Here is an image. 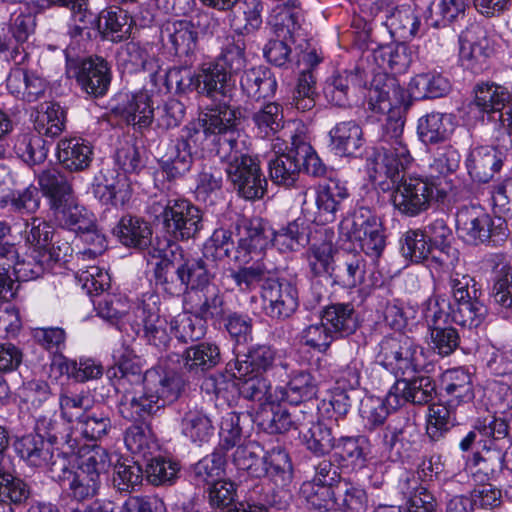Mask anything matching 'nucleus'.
I'll list each match as a JSON object with an SVG mask.
<instances>
[{"label":"nucleus","instance_id":"c9c22d12","mask_svg":"<svg viewBox=\"0 0 512 512\" xmlns=\"http://www.w3.org/2000/svg\"><path fill=\"white\" fill-rule=\"evenodd\" d=\"M349 196L348 189L338 180H329L318 186L316 205L320 220L333 222L341 202Z\"/></svg>","mask_w":512,"mask_h":512},{"label":"nucleus","instance_id":"e433bc0d","mask_svg":"<svg viewBox=\"0 0 512 512\" xmlns=\"http://www.w3.org/2000/svg\"><path fill=\"white\" fill-rule=\"evenodd\" d=\"M321 318L335 338L348 336L357 329V318L351 303H334L324 308Z\"/></svg>","mask_w":512,"mask_h":512},{"label":"nucleus","instance_id":"dca6fc26","mask_svg":"<svg viewBox=\"0 0 512 512\" xmlns=\"http://www.w3.org/2000/svg\"><path fill=\"white\" fill-rule=\"evenodd\" d=\"M14 446L22 460L31 467L47 469L52 479L53 469L59 463L58 460L67 459L55 451L51 440L40 434L24 435L15 441Z\"/></svg>","mask_w":512,"mask_h":512},{"label":"nucleus","instance_id":"b1692460","mask_svg":"<svg viewBox=\"0 0 512 512\" xmlns=\"http://www.w3.org/2000/svg\"><path fill=\"white\" fill-rule=\"evenodd\" d=\"M492 52L493 49L490 47L485 30L479 25L472 26L461 45L460 59L462 64L474 72L481 71Z\"/></svg>","mask_w":512,"mask_h":512},{"label":"nucleus","instance_id":"20e7f679","mask_svg":"<svg viewBox=\"0 0 512 512\" xmlns=\"http://www.w3.org/2000/svg\"><path fill=\"white\" fill-rule=\"evenodd\" d=\"M219 158L226 163L228 181L239 197L248 201L264 197L267 192V180L262 174L259 160L250 155L246 141L241 135L238 139L225 140Z\"/></svg>","mask_w":512,"mask_h":512},{"label":"nucleus","instance_id":"a211bd4d","mask_svg":"<svg viewBox=\"0 0 512 512\" xmlns=\"http://www.w3.org/2000/svg\"><path fill=\"white\" fill-rule=\"evenodd\" d=\"M149 255L158 259L153 269L157 286L170 296H178L177 277L175 275V255L177 251L169 238H156V245L149 250Z\"/></svg>","mask_w":512,"mask_h":512},{"label":"nucleus","instance_id":"603ef678","mask_svg":"<svg viewBox=\"0 0 512 512\" xmlns=\"http://www.w3.org/2000/svg\"><path fill=\"white\" fill-rule=\"evenodd\" d=\"M442 403L429 404V415L426 434L432 442L439 441L455 424L456 404Z\"/></svg>","mask_w":512,"mask_h":512},{"label":"nucleus","instance_id":"9b49d317","mask_svg":"<svg viewBox=\"0 0 512 512\" xmlns=\"http://www.w3.org/2000/svg\"><path fill=\"white\" fill-rule=\"evenodd\" d=\"M436 396L435 381L429 376L399 378L386 395V402L392 410L411 403L413 405H429Z\"/></svg>","mask_w":512,"mask_h":512},{"label":"nucleus","instance_id":"423d86ee","mask_svg":"<svg viewBox=\"0 0 512 512\" xmlns=\"http://www.w3.org/2000/svg\"><path fill=\"white\" fill-rule=\"evenodd\" d=\"M476 429L482 437V451L473 455V463L478 472L488 479L494 477L504 467L507 468L508 452H504L508 442L509 424L500 417L490 416L476 421Z\"/></svg>","mask_w":512,"mask_h":512},{"label":"nucleus","instance_id":"6e6d98bb","mask_svg":"<svg viewBox=\"0 0 512 512\" xmlns=\"http://www.w3.org/2000/svg\"><path fill=\"white\" fill-rule=\"evenodd\" d=\"M170 332L179 342L185 344L198 341L206 334L205 321L197 314L183 312L170 321Z\"/></svg>","mask_w":512,"mask_h":512},{"label":"nucleus","instance_id":"37998d69","mask_svg":"<svg viewBox=\"0 0 512 512\" xmlns=\"http://www.w3.org/2000/svg\"><path fill=\"white\" fill-rule=\"evenodd\" d=\"M131 28L132 18L119 7H111L98 16V29L111 41L120 42L127 39L131 34Z\"/></svg>","mask_w":512,"mask_h":512},{"label":"nucleus","instance_id":"3c124183","mask_svg":"<svg viewBox=\"0 0 512 512\" xmlns=\"http://www.w3.org/2000/svg\"><path fill=\"white\" fill-rule=\"evenodd\" d=\"M263 447L256 441L238 445L232 454V462L238 470L246 471L251 477L261 478L263 471Z\"/></svg>","mask_w":512,"mask_h":512},{"label":"nucleus","instance_id":"393cba45","mask_svg":"<svg viewBox=\"0 0 512 512\" xmlns=\"http://www.w3.org/2000/svg\"><path fill=\"white\" fill-rule=\"evenodd\" d=\"M366 83L365 72L360 68L351 71L338 72L327 79L323 88L326 100L337 106L349 105V91L351 88L362 87Z\"/></svg>","mask_w":512,"mask_h":512},{"label":"nucleus","instance_id":"5701e85b","mask_svg":"<svg viewBox=\"0 0 512 512\" xmlns=\"http://www.w3.org/2000/svg\"><path fill=\"white\" fill-rule=\"evenodd\" d=\"M51 209L61 226L82 233L85 242L97 240L100 248L103 247L104 238L95 232L92 220L83 214V208L75 203L73 196L65 203L57 204Z\"/></svg>","mask_w":512,"mask_h":512},{"label":"nucleus","instance_id":"774afa93","mask_svg":"<svg viewBox=\"0 0 512 512\" xmlns=\"http://www.w3.org/2000/svg\"><path fill=\"white\" fill-rule=\"evenodd\" d=\"M333 486L315 482H304L301 486V493L311 509L316 512H329L335 502Z\"/></svg>","mask_w":512,"mask_h":512},{"label":"nucleus","instance_id":"f8f14e48","mask_svg":"<svg viewBox=\"0 0 512 512\" xmlns=\"http://www.w3.org/2000/svg\"><path fill=\"white\" fill-rule=\"evenodd\" d=\"M232 74L220 64L211 62L202 66L198 72L199 94L213 101L209 108L225 103L230 108H238L230 102L235 93V81Z\"/></svg>","mask_w":512,"mask_h":512},{"label":"nucleus","instance_id":"7ed1b4c3","mask_svg":"<svg viewBox=\"0 0 512 512\" xmlns=\"http://www.w3.org/2000/svg\"><path fill=\"white\" fill-rule=\"evenodd\" d=\"M241 116L240 108H230L225 103L207 108L197 120L189 122L181 129L176 143L194 156L199 148L203 149L205 141L211 140L218 145L216 153L219 156L225 140L239 138L237 126Z\"/></svg>","mask_w":512,"mask_h":512},{"label":"nucleus","instance_id":"4be33fe9","mask_svg":"<svg viewBox=\"0 0 512 512\" xmlns=\"http://www.w3.org/2000/svg\"><path fill=\"white\" fill-rule=\"evenodd\" d=\"M75 77L82 91L92 97L105 95L111 83L108 63L100 57L83 60L77 68Z\"/></svg>","mask_w":512,"mask_h":512},{"label":"nucleus","instance_id":"7c9ffc66","mask_svg":"<svg viewBox=\"0 0 512 512\" xmlns=\"http://www.w3.org/2000/svg\"><path fill=\"white\" fill-rule=\"evenodd\" d=\"M57 159L70 172L87 169L92 161V147L81 138L62 139L57 144Z\"/></svg>","mask_w":512,"mask_h":512},{"label":"nucleus","instance_id":"f704fd0d","mask_svg":"<svg viewBox=\"0 0 512 512\" xmlns=\"http://www.w3.org/2000/svg\"><path fill=\"white\" fill-rule=\"evenodd\" d=\"M38 184L43 195L49 199L50 207L65 203L73 196L71 180L58 168H48L39 173Z\"/></svg>","mask_w":512,"mask_h":512},{"label":"nucleus","instance_id":"13d9d810","mask_svg":"<svg viewBox=\"0 0 512 512\" xmlns=\"http://www.w3.org/2000/svg\"><path fill=\"white\" fill-rule=\"evenodd\" d=\"M335 365L338 383H343L352 390L360 386L364 362L357 352L343 351L338 356Z\"/></svg>","mask_w":512,"mask_h":512},{"label":"nucleus","instance_id":"f257e3e1","mask_svg":"<svg viewBox=\"0 0 512 512\" xmlns=\"http://www.w3.org/2000/svg\"><path fill=\"white\" fill-rule=\"evenodd\" d=\"M403 129L401 119H388L381 145L369 164L370 178L379 183L383 177L390 179L395 186L391 195L394 208L404 215L416 216L430 207L436 187L428 178L405 175L413 158L403 141Z\"/></svg>","mask_w":512,"mask_h":512},{"label":"nucleus","instance_id":"f03ea898","mask_svg":"<svg viewBox=\"0 0 512 512\" xmlns=\"http://www.w3.org/2000/svg\"><path fill=\"white\" fill-rule=\"evenodd\" d=\"M119 385L126 382L137 385L133 392L126 391L118 402L120 415L129 421L140 422L173 403L184 389L182 377L174 372L148 369L143 372L139 359L123 358L117 368L107 371L110 380L118 377Z\"/></svg>","mask_w":512,"mask_h":512},{"label":"nucleus","instance_id":"79ce46f5","mask_svg":"<svg viewBox=\"0 0 512 512\" xmlns=\"http://www.w3.org/2000/svg\"><path fill=\"white\" fill-rule=\"evenodd\" d=\"M182 434L198 446L208 443L215 433L210 417L202 410L189 409L181 420Z\"/></svg>","mask_w":512,"mask_h":512},{"label":"nucleus","instance_id":"680f3d73","mask_svg":"<svg viewBox=\"0 0 512 512\" xmlns=\"http://www.w3.org/2000/svg\"><path fill=\"white\" fill-rule=\"evenodd\" d=\"M224 452L215 450L198 461L192 468V476L197 485L207 484L209 487L220 481L225 465Z\"/></svg>","mask_w":512,"mask_h":512},{"label":"nucleus","instance_id":"412c9836","mask_svg":"<svg viewBox=\"0 0 512 512\" xmlns=\"http://www.w3.org/2000/svg\"><path fill=\"white\" fill-rule=\"evenodd\" d=\"M276 359V351L269 345H256L246 353L237 354L234 360L227 363L226 369L233 377H242L251 373L264 375L272 369Z\"/></svg>","mask_w":512,"mask_h":512},{"label":"nucleus","instance_id":"69168bd1","mask_svg":"<svg viewBox=\"0 0 512 512\" xmlns=\"http://www.w3.org/2000/svg\"><path fill=\"white\" fill-rule=\"evenodd\" d=\"M303 443L315 455L328 454L335 447L336 439L332 430L324 422H315L306 432H302Z\"/></svg>","mask_w":512,"mask_h":512},{"label":"nucleus","instance_id":"2f4dec72","mask_svg":"<svg viewBox=\"0 0 512 512\" xmlns=\"http://www.w3.org/2000/svg\"><path fill=\"white\" fill-rule=\"evenodd\" d=\"M333 149L343 156L362 153L365 140L362 128L355 121H343L329 132Z\"/></svg>","mask_w":512,"mask_h":512},{"label":"nucleus","instance_id":"58836bf2","mask_svg":"<svg viewBox=\"0 0 512 512\" xmlns=\"http://www.w3.org/2000/svg\"><path fill=\"white\" fill-rule=\"evenodd\" d=\"M93 193L103 204L122 207L132 196L131 183L127 175L116 173L115 177L96 183Z\"/></svg>","mask_w":512,"mask_h":512},{"label":"nucleus","instance_id":"6e6552de","mask_svg":"<svg viewBox=\"0 0 512 512\" xmlns=\"http://www.w3.org/2000/svg\"><path fill=\"white\" fill-rule=\"evenodd\" d=\"M157 205L161 208L157 218L166 234L174 241L194 239L203 228L202 212L190 201L173 198Z\"/></svg>","mask_w":512,"mask_h":512},{"label":"nucleus","instance_id":"0eeeda50","mask_svg":"<svg viewBox=\"0 0 512 512\" xmlns=\"http://www.w3.org/2000/svg\"><path fill=\"white\" fill-rule=\"evenodd\" d=\"M456 231L465 243L478 246L503 241L508 235V226L501 217L492 218L476 207H463L456 216Z\"/></svg>","mask_w":512,"mask_h":512},{"label":"nucleus","instance_id":"0e129e2a","mask_svg":"<svg viewBox=\"0 0 512 512\" xmlns=\"http://www.w3.org/2000/svg\"><path fill=\"white\" fill-rule=\"evenodd\" d=\"M492 297L501 308L499 313H503L504 318H509L512 314V268L510 265L504 264L496 270Z\"/></svg>","mask_w":512,"mask_h":512},{"label":"nucleus","instance_id":"1a4fd4ad","mask_svg":"<svg viewBox=\"0 0 512 512\" xmlns=\"http://www.w3.org/2000/svg\"><path fill=\"white\" fill-rule=\"evenodd\" d=\"M378 346V362L395 376L411 375L420 367L422 349L407 335L396 332L384 336Z\"/></svg>","mask_w":512,"mask_h":512},{"label":"nucleus","instance_id":"aec40b11","mask_svg":"<svg viewBox=\"0 0 512 512\" xmlns=\"http://www.w3.org/2000/svg\"><path fill=\"white\" fill-rule=\"evenodd\" d=\"M474 104L492 121L506 125L505 114L508 106H512V92L495 83H479L474 87Z\"/></svg>","mask_w":512,"mask_h":512},{"label":"nucleus","instance_id":"338daca9","mask_svg":"<svg viewBox=\"0 0 512 512\" xmlns=\"http://www.w3.org/2000/svg\"><path fill=\"white\" fill-rule=\"evenodd\" d=\"M306 242L307 238L303 224H300L297 220L289 222L278 230H273L272 245L276 246L281 252L297 251Z\"/></svg>","mask_w":512,"mask_h":512},{"label":"nucleus","instance_id":"473e14b6","mask_svg":"<svg viewBox=\"0 0 512 512\" xmlns=\"http://www.w3.org/2000/svg\"><path fill=\"white\" fill-rule=\"evenodd\" d=\"M272 235L273 229L260 218L252 219L244 225V234L240 241L248 262L260 260L263 251L272 244Z\"/></svg>","mask_w":512,"mask_h":512},{"label":"nucleus","instance_id":"ddd939ff","mask_svg":"<svg viewBox=\"0 0 512 512\" xmlns=\"http://www.w3.org/2000/svg\"><path fill=\"white\" fill-rule=\"evenodd\" d=\"M262 298L268 303L267 315L281 321L289 319L299 306L298 290L285 278L267 279L262 284Z\"/></svg>","mask_w":512,"mask_h":512},{"label":"nucleus","instance_id":"09e8293b","mask_svg":"<svg viewBox=\"0 0 512 512\" xmlns=\"http://www.w3.org/2000/svg\"><path fill=\"white\" fill-rule=\"evenodd\" d=\"M263 472L276 486L287 485L292 477V464L288 453L281 447H274L263 456Z\"/></svg>","mask_w":512,"mask_h":512},{"label":"nucleus","instance_id":"c756f323","mask_svg":"<svg viewBox=\"0 0 512 512\" xmlns=\"http://www.w3.org/2000/svg\"><path fill=\"white\" fill-rule=\"evenodd\" d=\"M6 86L15 97L33 102L44 95L47 82L35 72H29L22 67H14L7 77Z\"/></svg>","mask_w":512,"mask_h":512},{"label":"nucleus","instance_id":"6ab92c4d","mask_svg":"<svg viewBox=\"0 0 512 512\" xmlns=\"http://www.w3.org/2000/svg\"><path fill=\"white\" fill-rule=\"evenodd\" d=\"M505 152L496 146H477L468 153L465 165L476 182L488 183L503 166Z\"/></svg>","mask_w":512,"mask_h":512},{"label":"nucleus","instance_id":"72a5a7b5","mask_svg":"<svg viewBox=\"0 0 512 512\" xmlns=\"http://www.w3.org/2000/svg\"><path fill=\"white\" fill-rule=\"evenodd\" d=\"M263 10L264 3L262 0H244L236 10L234 8L230 10L231 28L238 36L254 34L262 26Z\"/></svg>","mask_w":512,"mask_h":512},{"label":"nucleus","instance_id":"c03bdc74","mask_svg":"<svg viewBox=\"0 0 512 512\" xmlns=\"http://www.w3.org/2000/svg\"><path fill=\"white\" fill-rule=\"evenodd\" d=\"M451 132L452 122L449 115L432 112L418 120L417 133L426 145L445 142Z\"/></svg>","mask_w":512,"mask_h":512},{"label":"nucleus","instance_id":"2eb2a0df","mask_svg":"<svg viewBox=\"0 0 512 512\" xmlns=\"http://www.w3.org/2000/svg\"><path fill=\"white\" fill-rule=\"evenodd\" d=\"M203 20H208L205 13L190 20L168 22L161 31L162 40L176 56H190L197 48L198 29Z\"/></svg>","mask_w":512,"mask_h":512},{"label":"nucleus","instance_id":"bf43d9fd","mask_svg":"<svg viewBox=\"0 0 512 512\" xmlns=\"http://www.w3.org/2000/svg\"><path fill=\"white\" fill-rule=\"evenodd\" d=\"M65 128V112L57 103L41 104L35 120V129L39 134L56 137Z\"/></svg>","mask_w":512,"mask_h":512},{"label":"nucleus","instance_id":"4c0bfd02","mask_svg":"<svg viewBox=\"0 0 512 512\" xmlns=\"http://www.w3.org/2000/svg\"><path fill=\"white\" fill-rule=\"evenodd\" d=\"M250 120L257 134L270 138L284 128L285 118L283 107L278 102H266L255 108Z\"/></svg>","mask_w":512,"mask_h":512},{"label":"nucleus","instance_id":"052dcab7","mask_svg":"<svg viewBox=\"0 0 512 512\" xmlns=\"http://www.w3.org/2000/svg\"><path fill=\"white\" fill-rule=\"evenodd\" d=\"M82 435L97 441L107 436L112 430L110 413L104 410H87L78 417Z\"/></svg>","mask_w":512,"mask_h":512},{"label":"nucleus","instance_id":"8fccbe9b","mask_svg":"<svg viewBox=\"0 0 512 512\" xmlns=\"http://www.w3.org/2000/svg\"><path fill=\"white\" fill-rule=\"evenodd\" d=\"M480 295H474L471 299H465L457 303H452V320L463 327L477 328L480 326L487 314V306L480 300Z\"/></svg>","mask_w":512,"mask_h":512},{"label":"nucleus","instance_id":"e2e57ef3","mask_svg":"<svg viewBox=\"0 0 512 512\" xmlns=\"http://www.w3.org/2000/svg\"><path fill=\"white\" fill-rule=\"evenodd\" d=\"M317 385L313 376L305 371L295 374L283 392V399L292 405H298L314 398Z\"/></svg>","mask_w":512,"mask_h":512},{"label":"nucleus","instance_id":"39448f33","mask_svg":"<svg viewBox=\"0 0 512 512\" xmlns=\"http://www.w3.org/2000/svg\"><path fill=\"white\" fill-rule=\"evenodd\" d=\"M53 469V480L68 491L77 502L92 499L100 488V475L110 464L108 452L100 447L93 448L73 470L68 459H59Z\"/></svg>","mask_w":512,"mask_h":512},{"label":"nucleus","instance_id":"de8ad7c7","mask_svg":"<svg viewBox=\"0 0 512 512\" xmlns=\"http://www.w3.org/2000/svg\"><path fill=\"white\" fill-rule=\"evenodd\" d=\"M443 389L450 404L459 405L474 398L471 374L463 368L448 370L443 375Z\"/></svg>","mask_w":512,"mask_h":512},{"label":"nucleus","instance_id":"a19ab883","mask_svg":"<svg viewBox=\"0 0 512 512\" xmlns=\"http://www.w3.org/2000/svg\"><path fill=\"white\" fill-rule=\"evenodd\" d=\"M32 496L31 486L21 477L11 473L7 464L0 465V503L26 505Z\"/></svg>","mask_w":512,"mask_h":512},{"label":"nucleus","instance_id":"a878e982","mask_svg":"<svg viewBox=\"0 0 512 512\" xmlns=\"http://www.w3.org/2000/svg\"><path fill=\"white\" fill-rule=\"evenodd\" d=\"M113 233L117 236L118 240L126 247L136 249H148L156 245V241L152 242V228L151 225L142 218L126 215L123 216Z\"/></svg>","mask_w":512,"mask_h":512},{"label":"nucleus","instance_id":"4468645a","mask_svg":"<svg viewBox=\"0 0 512 512\" xmlns=\"http://www.w3.org/2000/svg\"><path fill=\"white\" fill-rule=\"evenodd\" d=\"M174 248L177 251V255H175V275L177 277L178 296L188 290L204 289L212 279L206 259L185 252L176 243H174Z\"/></svg>","mask_w":512,"mask_h":512},{"label":"nucleus","instance_id":"9d476101","mask_svg":"<svg viewBox=\"0 0 512 512\" xmlns=\"http://www.w3.org/2000/svg\"><path fill=\"white\" fill-rule=\"evenodd\" d=\"M349 238L359 243L362 251L372 257L379 258L383 253L386 240L384 228L376 212L367 206H359L351 219L343 223Z\"/></svg>","mask_w":512,"mask_h":512},{"label":"nucleus","instance_id":"c85d7f7f","mask_svg":"<svg viewBox=\"0 0 512 512\" xmlns=\"http://www.w3.org/2000/svg\"><path fill=\"white\" fill-rule=\"evenodd\" d=\"M240 88L248 98L259 101L272 98L275 95L277 80L268 67H252L241 75Z\"/></svg>","mask_w":512,"mask_h":512},{"label":"nucleus","instance_id":"f3484780","mask_svg":"<svg viewBox=\"0 0 512 512\" xmlns=\"http://www.w3.org/2000/svg\"><path fill=\"white\" fill-rule=\"evenodd\" d=\"M155 298V296L150 295L147 300H142L135 307L134 314L142 321L143 336L148 344L158 350H165L171 341L170 332L168 331L170 323L159 314Z\"/></svg>","mask_w":512,"mask_h":512},{"label":"nucleus","instance_id":"4d7b16f0","mask_svg":"<svg viewBox=\"0 0 512 512\" xmlns=\"http://www.w3.org/2000/svg\"><path fill=\"white\" fill-rule=\"evenodd\" d=\"M465 0H434L427 9L426 21L433 27H444L464 17Z\"/></svg>","mask_w":512,"mask_h":512},{"label":"nucleus","instance_id":"864d4df0","mask_svg":"<svg viewBox=\"0 0 512 512\" xmlns=\"http://www.w3.org/2000/svg\"><path fill=\"white\" fill-rule=\"evenodd\" d=\"M450 88L447 78L434 73L418 74L409 83V92L417 99L439 98L446 95Z\"/></svg>","mask_w":512,"mask_h":512},{"label":"nucleus","instance_id":"5fc2aeb1","mask_svg":"<svg viewBox=\"0 0 512 512\" xmlns=\"http://www.w3.org/2000/svg\"><path fill=\"white\" fill-rule=\"evenodd\" d=\"M374 60L385 72L404 73L411 63V55L404 44H393L380 47L374 52Z\"/></svg>","mask_w":512,"mask_h":512},{"label":"nucleus","instance_id":"ea45409f","mask_svg":"<svg viewBox=\"0 0 512 512\" xmlns=\"http://www.w3.org/2000/svg\"><path fill=\"white\" fill-rule=\"evenodd\" d=\"M296 145L286 153L275 155L269 160V176L273 183L285 187L293 186L300 174V158Z\"/></svg>","mask_w":512,"mask_h":512},{"label":"nucleus","instance_id":"cd10ccee","mask_svg":"<svg viewBox=\"0 0 512 512\" xmlns=\"http://www.w3.org/2000/svg\"><path fill=\"white\" fill-rule=\"evenodd\" d=\"M114 111L128 124L139 128L149 127L154 120L152 99L145 91L127 95L126 100L118 103Z\"/></svg>","mask_w":512,"mask_h":512},{"label":"nucleus","instance_id":"bb28decb","mask_svg":"<svg viewBox=\"0 0 512 512\" xmlns=\"http://www.w3.org/2000/svg\"><path fill=\"white\" fill-rule=\"evenodd\" d=\"M221 361L219 347L214 343L202 342L187 348L178 362L183 371L200 376L216 367Z\"/></svg>","mask_w":512,"mask_h":512},{"label":"nucleus","instance_id":"a18cd8bd","mask_svg":"<svg viewBox=\"0 0 512 512\" xmlns=\"http://www.w3.org/2000/svg\"><path fill=\"white\" fill-rule=\"evenodd\" d=\"M255 421L270 434L287 432L293 426L292 413L284 405L272 401L261 406Z\"/></svg>","mask_w":512,"mask_h":512},{"label":"nucleus","instance_id":"49530a36","mask_svg":"<svg viewBox=\"0 0 512 512\" xmlns=\"http://www.w3.org/2000/svg\"><path fill=\"white\" fill-rule=\"evenodd\" d=\"M417 434L418 431L414 422L407 416H397L386 426L383 443L387 449L396 450L397 453H400L401 449H405L414 441Z\"/></svg>","mask_w":512,"mask_h":512}]
</instances>
